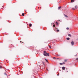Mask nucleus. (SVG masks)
<instances>
[{"mask_svg": "<svg viewBox=\"0 0 78 78\" xmlns=\"http://www.w3.org/2000/svg\"><path fill=\"white\" fill-rule=\"evenodd\" d=\"M43 55L44 56H49V54L48 53H44Z\"/></svg>", "mask_w": 78, "mask_h": 78, "instance_id": "obj_1", "label": "nucleus"}, {"mask_svg": "<svg viewBox=\"0 0 78 78\" xmlns=\"http://www.w3.org/2000/svg\"><path fill=\"white\" fill-rule=\"evenodd\" d=\"M71 44L72 45H74V42H73V41H72L71 42Z\"/></svg>", "mask_w": 78, "mask_h": 78, "instance_id": "obj_2", "label": "nucleus"}, {"mask_svg": "<svg viewBox=\"0 0 78 78\" xmlns=\"http://www.w3.org/2000/svg\"><path fill=\"white\" fill-rule=\"evenodd\" d=\"M62 70H65L66 69V68L64 67H62Z\"/></svg>", "mask_w": 78, "mask_h": 78, "instance_id": "obj_3", "label": "nucleus"}, {"mask_svg": "<svg viewBox=\"0 0 78 78\" xmlns=\"http://www.w3.org/2000/svg\"><path fill=\"white\" fill-rule=\"evenodd\" d=\"M68 36H69V37H71V36H72V35H71V34H68Z\"/></svg>", "mask_w": 78, "mask_h": 78, "instance_id": "obj_4", "label": "nucleus"}, {"mask_svg": "<svg viewBox=\"0 0 78 78\" xmlns=\"http://www.w3.org/2000/svg\"><path fill=\"white\" fill-rule=\"evenodd\" d=\"M4 75H5L6 76H8L6 75V73H4Z\"/></svg>", "mask_w": 78, "mask_h": 78, "instance_id": "obj_5", "label": "nucleus"}, {"mask_svg": "<svg viewBox=\"0 0 78 78\" xmlns=\"http://www.w3.org/2000/svg\"><path fill=\"white\" fill-rule=\"evenodd\" d=\"M56 25H58L59 24L58 23V22H56Z\"/></svg>", "mask_w": 78, "mask_h": 78, "instance_id": "obj_6", "label": "nucleus"}, {"mask_svg": "<svg viewBox=\"0 0 78 78\" xmlns=\"http://www.w3.org/2000/svg\"><path fill=\"white\" fill-rule=\"evenodd\" d=\"M61 7H59L58 8V9H61Z\"/></svg>", "mask_w": 78, "mask_h": 78, "instance_id": "obj_7", "label": "nucleus"}, {"mask_svg": "<svg viewBox=\"0 0 78 78\" xmlns=\"http://www.w3.org/2000/svg\"><path fill=\"white\" fill-rule=\"evenodd\" d=\"M31 26H32V24L31 23H30V25H29V27H31Z\"/></svg>", "mask_w": 78, "mask_h": 78, "instance_id": "obj_8", "label": "nucleus"}, {"mask_svg": "<svg viewBox=\"0 0 78 78\" xmlns=\"http://www.w3.org/2000/svg\"><path fill=\"white\" fill-rule=\"evenodd\" d=\"M64 16L65 17H67V18L69 17L67 16V15H64Z\"/></svg>", "mask_w": 78, "mask_h": 78, "instance_id": "obj_9", "label": "nucleus"}, {"mask_svg": "<svg viewBox=\"0 0 78 78\" xmlns=\"http://www.w3.org/2000/svg\"><path fill=\"white\" fill-rule=\"evenodd\" d=\"M66 39L67 40H70V38L69 37L67 38Z\"/></svg>", "mask_w": 78, "mask_h": 78, "instance_id": "obj_10", "label": "nucleus"}, {"mask_svg": "<svg viewBox=\"0 0 78 78\" xmlns=\"http://www.w3.org/2000/svg\"><path fill=\"white\" fill-rule=\"evenodd\" d=\"M67 60L66 59L64 60V62H67Z\"/></svg>", "mask_w": 78, "mask_h": 78, "instance_id": "obj_11", "label": "nucleus"}, {"mask_svg": "<svg viewBox=\"0 0 78 78\" xmlns=\"http://www.w3.org/2000/svg\"><path fill=\"white\" fill-rule=\"evenodd\" d=\"M22 16H25V14H24V13H22Z\"/></svg>", "mask_w": 78, "mask_h": 78, "instance_id": "obj_12", "label": "nucleus"}, {"mask_svg": "<svg viewBox=\"0 0 78 78\" xmlns=\"http://www.w3.org/2000/svg\"><path fill=\"white\" fill-rule=\"evenodd\" d=\"M66 30H69V28L67 27L66 28Z\"/></svg>", "mask_w": 78, "mask_h": 78, "instance_id": "obj_13", "label": "nucleus"}, {"mask_svg": "<svg viewBox=\"0 0 78 78\" xmlns=\"http://www.w3.org/2000/svg\"><path fill=\"white\" fill-rule=\"evenodd\" d=\"M71 2H74V0H71Z\"/></svg>", "mask_w": 78, "mask_h": 78, "instance_id": "obj_14", "label": "nucleus"}, {"mask_svg": "<svg viewBox=\"0 0 78 78\" xmlns=\"http://www.w3.org/2000/svg\"><path fill=\"white\" fill-rule=\"evenodd\" d=\"M59 30H57V32H59Z\"/></svg>", "mask_w": 78, "mask_h": 78, "instance_id": "obj_15", "label": "nucleus"}, {"mask_svg": "<svg viewBox=\"0 0 78 78\" xmlns=\"http://www.w3.org/2000/svg\"><path fill=\"white\" fill-rule=\"evenodd\" d=\"M45 61H46L47 62H48V60H47L46 59H45Z\"/></svg>", "mask_w": 78, "mask_h": 78, "instance_id": "obj_16", "label": "nucleus"}, {"mask_svg": "<svg viewBox=\"0 0 78 78\" xmlns=\"http://www.w3.org/2000/svg\"><path fill=\"white\" fill-rule=\"evenodd\" d=\"M53 58V59H56V58H55V57H54Z\"/></svg>", "mask_w": 78, "mask_h": 78, "instance_id": "obj_17", "label": "nucleus"}, {"mask_svg": "<svg viewBox=\"0 0 78 78\" xmlns=\"http://www.w3.org/2000/svg\"><path fill=\"white\" fill-rule=\"evenodd\" d=\"M3 67L2 66H0V69H2Z\"/></svg>", "mask_w": 78, "mask_h": 78, "instance_id": "obj_18", "label": "nucleus"}, {"mask_svg": "<svg viewBox=\"0 0 78 78\" xmlns=\"http://www.w3.org/2000/svg\"><path fill=\"white\" fill-rule=\"evenodd\" d=\"M60 65H63V64H62V63H60Z\"/></svg>", "mask_w": 78, "mask_h": 78, "instance_id": "obj_19", "label": "nucleus"}, {"mask_svg": "<svg viewBox=\"0 0 78 78\" xmlns=\"http://www.w3.org/2000/svg\"><path fill=\"white\" fill-rule=\"evenodd\" d=\"M48 46L49 47V48H51V46H49V45H48Z\"/></svg>", "mask_w": 78, "mask_h": 78, "instance_id": "obj_20", "label": "nucleus"}, {"mask_svg": "<svg viewBox=\"0 0 78 78\" xmlns=\"http://www.w3.org/2000/svg\"><path fill=\"white\" fill-rule=\"evenodd\" d=\"M42 63H43L44 66H45V64H44V62H43Z\"/></svg>", "mask_w": 78, "mask_h": 78, "instance_id": "obj_21", "label": "nucleus"}, {"mask_svg": "<svg viewBox=\"0 0 78 78\" xmlns=\"http://www.w3.org/2000/svg\"><path fill=\"white\" fill-rule=\"evenodd\" d=\"M44 53H47V52H46V51H44Z\"/></svg>", "mask_w": 78, "mask_h": 78, "instance_id": "obj_22", "label": "nucleus"}, {"mask_svg": "<svg viewBox=\"0 0 78 78\" xmlns=\"http://www.w3.org/2000/svg\"><path fill=\"white\" fill-rule=\"evenodd\" d=\"M72 9H73V10H75V9H74V8H73Z\"/></svg>", "mask_w": 78, "mask_h": 78, "instance_id": "obj_23", "label": "nucleus"}, {"mask_svg": "<svg viewBox=\"0 0 78 78\" xmlns=\"http://www.w3.org/2000/svg\"><path fill=\"white\" fill-rule=\"evenodd\" d=\"M53 26L54 27H55V25H53Z\"/></svg>", "mask_w": 78, "mask_h": 78, "instance_id": "obj_24", "label": "nucleus"}, {"mask_svg": "<svg viewBox=\"0 0 78 78\" xmlns=\"http://www.w3.org/2000/svg\"><path fill=\"white\" fill-rule=\"evenodd\" d=\"M76 6H77L76 5L75 8H76V9H77V8H76Z\"/></svg>", "mask_w": 78, "mask_h": 78, "instance_id": "obj_25", "label": "nucleus"}, {"mask_svg": "<svg viewBox=\"0 0 78 78\" xmlns=\"http://www.w3.org/2000/svg\"><path fill=\"white\" fill-rule=\"evenodd\" d=\"M62 64H65V62H63Z\"/></svg>", "mask_w": 78, "mask_h": 78, "instance_id": "obj_26", "label": "nucleus"}, {"mask_svg": "<svg viewBox=\"0 0 78 78\" xmlns=\"http://www.w3.org/2000/svg\"><path fill=\"white\" fill-rule=\"evenodd\" d=\"M76 60H78V58H76Z\"/></svg>", "mask_w": 78, "mask_h": 78, "instance_id": "obj_27", "label": "nucleus"}, {"mask_svg": "<svg viewBox=\"0 0 78 78\" xmlns=\"http://www.w3.org/2000/svg\"><path fill=\"white\" fill-rule=\"evenodd\" d=\"M75 56H77V55H76Z\"/></svg>", "mask_w": 78, "mask_h": 78, "instance_id": "obj_28", "label": "nucleus"}, {"mask_svg": "<svg viewBox=\"0 0 78 78\" xmlns=\"http://www.w3.org/2000/svg\"><path fill=\"white\" fill-rule=\"evenodd\" d=\"M57 59H59V58H57Z\"/></svg>", "mask_w": 78, "mask_h": 78, "instance_id": "obj_29", "label": "nucleus"}, {"mask_svg": "<svg viewBox=\"0 0 78 78\" xmlns=\"http://www.w3.org/2000/svg\"><path fill=\"white\" fill-rule=\"evenodd\" d=\"M58 21H60V20H58Z\"/></svg>", "mask_w": 78, "mask_h": 78, "instance_id": "obj_30", "label": "nucleus"}, {"mask_svg": "<svg viewBox=\"0 0 78 78\" xmlns=\"http://www.w3.org/2000/svg\"><path fill=\"white\" fill-rule=\"evenodd\" d=\"M20 42H22V41H20Z\"/></svg>", "mask_w": 78, "mask_h": 78, "instance_id": "obj_31", "label": "nucleus"}]
</instances>
